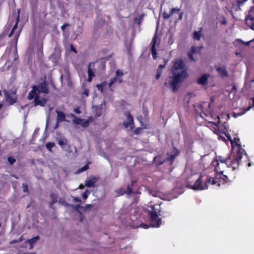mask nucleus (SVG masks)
<instances>
[{"mask_svg":"<svg viewBox=\"0 0 254 254\" xmlns=\"http://www.w3.org/2000/svg\"><path fill=\"white\" fill-rule=\"evenodd\" d=\"M39 239V237L38 236H37L34 238L27 240V242L29 243L30 245L32 246L33 245L36 243Z\"/></svg>","mask_w":254,"mask_h":254,"instance_id":"nucleus-22","label":"nucleus"},{"mask_svg":"<svg viewBox=\"0 0 254 254\" xmlns=\"http://www.w3.org/2000/svg\"><path fill=\"white\" fill-rule=\"evenodd\" d=\"M101 116V114H99V115H97V116H98V117H99V116Z\"/></svg>","mask_w":254,"mask_h":254,"instance_id":"nucleus-55","label":"nucleus"},{"mask_svg":"<svg viewBox=\"0 0 254 254\" xmlns=\"http://www.w3.org/2000/svg\"><path fill=\"white\" fill-rule=\"evenodd\" d=\"M118 192L121 194V193L123 192V191H122V190H118Z\"/></svg>","mask_w":254,"mask_h":254,"instance_id":"nucleus-51","label":"nucleus"},{"mask_svg":"<svg viewBox=\"0 0 254 254\" xmlns=\"http://www.w3.org/2000/svg\"><path fill=\"white\" fill-rule=\"evenodd\" d=\"M251 82H254V80H252V81H251Z\"/></svg>","mask_w":254,"mask_h":254,"instance_id":"nucleus-59","label":"nucleus"},{"mask_svg":"<svg viewBox=\"0 0 254 254\" xmlns=\"http://www.w3.org/2000/svg\"><path fill=\"white\" fill-rule=\"evenodd\" d=\"M50 196L52 198V200H51V202L50 203V207L52 208V209H54L53 204L57 202V200H58V195H57V194H56V193H55L54 192H52L50 194Z\"/></svg>","mask_w":254,"mask_h":254,"instance_id":"nucleus-16","label":"nucleus"},{"mask_svg":"<svg viewBox=\"0 0 254 254\" xmlns=\"http://www.w3.org/2000/svg\"><path fill=\"white\" fill-rule=\"evenodd\" d=\"M5 97L6 101L10 105H13L16 102V98L13 97L11 93H8L7 92H5Z\"/></svg>","mask_w":254,"mask_h":254,"instance_id":"nucleus-13","label":"nucleus"},{"mask_svg":"<svg viewBox=\"0 0 254 254\" xmlns=\"http://www.w3.org/2000/svg\"><path fill=\"white\" fill-rule=\"evenodd\" d=\"M213 164L215 166L216 176L214 178L208 179V182L212 185H216L219 186L221 184H224L228 180V177L223 174L224 169L226 168H231L233 171L237 169L241 163L234 156H229L227 158L222 156H218L216 160L213 161Z\"/></svg>","mask_w":254,"mask_h":254,"instance_id":"nucleus-2","label":"nucleus"},{"mask_svg":"<svg viewBox=\"0 0 254 254\" xmlns=\"http://www.w3.org/2000/svg\"><path fill=\"white\" fill-rule=\"evenodd\" d=\"M209 76V75L208 74L204 73V74H203L200 77H199L198 79V84L202 85H206L207 83V79Z\"/></svg>","mask_w":254,"mask_h":254,"instance_id":"nucleus-14","label":"nucleus"},{"mask_svg":"<svg viewBox=\"0 0 254 254\" xmlns=\"http://www.w3.org/2000/svg\"><path fill=\"white\" fill-rule=\"evenodd\" d=\"M2 105L0 103V109L2 108Z\"/></svg>","mask_w":254,"mask_h":254,"instance_id":"nucleus-54","label":"nucleus"},{"mask_svg":"<svg viewBox=\"0 0 254 254\" xmlns=\"http://www.w3.org/2000/svg\"><path fill=\"white\" fill-rule=\"evenodd\" d=\"M236 87H235V86H234L233 87V90H234L235 91H236Z\"/></svg>","mask_w":254,"mask_h":254,"instance_id":"nucleus-53","label":"nucleus"},{"mask_svg":"<svg viewBox=\"0 0 254 254\" xmlns=\"http://www.w3.org/2000/svg\"><path fill=\"white\" fill-rule=\"evenodd\" d=\"M75 209L78 211H79V208H82L83 207L80 205V204H76L75 206Z\"/></svg>","mask_w":254,"mask_h":254,"instance_id":"nucleus-44","label":"nucleus"},{"mask_svg":"<svg viewBox=\"0 0 254 254\" xmlns=\"http://www.w3.org/2000/svg\"><path fill=\"white\" fill-rule=\"evenodd\" d=\"M107 60L108 59L106 58H101L88 64V78L87 79L88 82H91L93 77L95 76L96 74L100 75L105 72Z\"/></svg>","mask_w":254,"mask_h":254,"instance_id":"nucleus-5","label":"nucleus"},{"mask_svg":"<svg viewBox=\"0 0 254 254\" xmlns=\"http://www.w3.org/2000/svg\"><path fill=\"white\" fill-rule=\"evenodd\" d=\"M165 66V65H161L160 64L159 65V67H160V68H163Z\"/></svg>","mask_w":254,"mask_h":254,"instance_id":"nucleus-50","label":"nucleus"},{"mask_svg":"<svg viewBox=\"0 0 254 254\" xmlns=\"http://www.w3.org/2000/svg\"><path fill=\"white\" fill-rule=\"evenodd\" d=\"M19 32L18 33H16L15 35H14V38L16 40V44L17 43V40H18V36H19Z\"/></svg>","mask_w":254,"mask_h":254,"instance_id":"nucleus-47","label":"nucleus"},{"mask_svg":"<svg viewBox=\"0 0 254 254\" xmlns=\"http://www.w3.org/2000/svg\"><path fill=\"white\" fill-rule=\"evenodd\" d=\"M116 76H117V77H119V76L120 77L123 75V73L120 70L118 69L116 71Z\"/></svg>","mask_w":254,"mask_h":254,"instance_id":"nucleus-37","label":"nucleus"},{"mask_svg":"<svg viewBox=\"0 0 254 254\" xmlns=\"http://www.w3.org/2000/svg\"><path fill=\"white\" fill-rule=\"evenodd\" d=\"M73 200H74V202H81L80 198H79V197H73Z\"/></svg>","mask_w":254,"mask_h":254,"instance_id":"nucleus-45","label":"nucleus"},{"mask_svg":"<svg viewBox=\"0 0 254 254\" xmlns=\"http://www.w3.org/2000/svg\"><path fill=\"white\" fill-rule=\"evenodd\" d=\"M162 163V162H161L160 161V163H159L160 165Z\"/></svg>","mask_w":254,"mask_h":254,"instance_id":"nucleus-56","label":"nucleus"},{"mask_svg":"<svg viewBox=\"0 0 254 254\" xmlns=\"http://www.w3.org/2000/svg\"><path fill=\"white\" fill-rule=\"evenodd\" d=\"M179 150L176 148H173L171 150L167 153V157L165 161L168 162L170 165H171L173 160L179 154Z\"/></svg>","mask_w":254,"mask_h":254,"instance_id":"nucleus-10","label":"nucleus"},{"mask_svg":"<svg viewBox=\"0 0 254 254\" xmlns=\"http://www.w3.org/2000/svg\"><path fill=\"white\" fill-rule=\"evenodd\" d=\"M89 123H90V121L89 120H85L84 119H83V121L81 123L80 125L82 127L85 128V127H88L89 126Z\"/></svg>","mask_w":254,"mask_h":254,"instance_id":"nucleus-26","label":"nucleus"},{"mask_svg":"<svg viewBox=\"0 0 254 254\" xmlns=\"http://www.w3.org/2000/svg\"><path fill=\"white\" fill-rule=\"evenodd\" d=\"M23 191L24 192H28V189L26 184H23Z\"/></svg>","mask_w":254,"mask_h":254,"instance_id":"nucleus-38","label":"nucleus"},{"mask_svg":"<svg viewBox=\"0 0 254 254\" xmlns=\"http://www.w3.org/2000/svg\"><path fill=\"white\" fill-rule=\"evenodd\" d=\"M20 12V9H17L18 14H17V17L16 18V22H15L14 25L13 26V27L12 28V29L11 30V32H10V33L8 35L9 37H11L13 35V34H14V30L15 29H16L17 28V25L19 21V18H20V16H19Z\"/></svg>","mask_w":254,"mask_h":254,"instance_id":"nucleus-15","label":"nucleus"},{"mask_svg":"<svg viewBox=\"0 0 254 254\" xmlns=\"http://www.w3.org/2000/svg\"><path fill=\"white\" fill-rule=\"evenodd\" d=\"M183 12L180 13V14H179V20H182V17H183Z\"/></svg>","mask_w":254,"mask_h":254,"instance_id":"nucleus-49","label":"nucleus"},{"mask_svg":"<svg viewBox=\"0 0 254 254\" xmlns=\"http://www.w3.org/2000/svg\"><path fill=\"white\" fill-rule=\"evenodd\" d=\"M73 117L75 118V119L73 120V123L76 125H80L83 121V119L76 118L75 116Z\"/></svg>","mask_w":254,"mask_h":254,"instance_id":"nucleus-28","label":"nucleus"},{"mask_svg":"<svg viewBox=\"0 0 254 254\" xmlns=\"http://www.w3.org/2000/svg\"><path fill=\"white\" fill-rule=\"evenodd\" d=\"M58 117L57 121L58 122H61L65 120V116L64 114L61 111H57Z\"/></svg>","mask_w":254,"mask_h":254,"instance_id":"nucleus-20","label":"nucleus"},{"mask_svg":"<svg viewBox=\"0 0 254 254\" xmlns=\"http://www.w3.org/2000/svg\"><path fill=\"white\" fill-rule=\"evenodd\" d=\"M144 14H142L140 15L138 17H135L134 19V21L135 23H137L138 25L140 24L141 21L143 20Z\"/></svg>","mask_w":254,"mask_h":254,"instance_id":"nucleus-25","label":"nucleus"},{"mask_svg":"<svg viewBox=\"0 0 254 254\" xmlns=\"http://www.w3.org/2000/svg\"><path fill=\"white\" fill-rule=\"evenodd\" d=\"M118 82V83H121L122 82V79L121 78L117 76H115L114 78H112L110 79V82L108 83L109 87L110 88L112 86L113 84Z\"/></svg>","mask_w":254,"mask_h":254,"instance_id":"nucleus-18","label":"nucleus"},{"mask_svg":"<svg viewBox=\"0 0 254 254\" xmlns=\"http://www.w3.org/2000/svg\"><path fill=\"white\" fill-rule=\"evenodd\" d=\"M237 41L238 42H239V43H243V44H244L246 45H248L250 43L253 42L254 41V39H253V40H250V41H248L247 42H245L243 41L242 40H240V39H238Z\"/></svg>","mask_w":254,"mask_h":254,"instance_id":"nucleus-33","label":"nucleus"},{"mask_svg":"<svg viewBox=\"0 0 254 254\" xmlns=\"http://www.w3.org/2000/svg\"><path fill=\"white\" fill-rule=\"evenodd\" d=\"M82 188V185H81L80 188Z\"/></svg>","mask_w":254,"mask_h":254,"instance_id":"nucleus-62","label":"nucleus"},{"mask_svg":"<svg viewBox=\"0 0 254 254\" xmlns=\"http://www.w3.org/2000/svg\"><path fill=\"white\" fill-rule=\"evenodd\" d=\"M57 127H58V125H57L55 128H56Z\"/></svg>","mask_w":254,"mask_h":254,"instance_id":"nucleus-61","label":"nucleus"},{"mask_svg":"<svg viewBox=\"0 0 254 254\" xmlns=\"http://www.w3.org/2000/svg\"><path fill=\"white\" fill-rule=\"evenodd\" d=\"M23 240L22 236H21L17 240H13L10 241L9 243L10 244H14L17 243H19Z\"/></svg>","mask_w":254,"mask_h":254,"instance_id":"nucleus-32","label":"nucleus"},{"mask_svg":"<svg viewBox=\"0 0 254 254\" xmlns=\"http://www.w3.org/2000/svg\"><path fill=\"white\" fill-rule=\"evenodd\" d=\"M156 70L157 72L156 74V78L157 80H158L159 79V68H158Z\"/></svg>","mask_w":254,"mask_h":254,"instance_id":"nucleus-48","label":"nucleus"},{"mask_svg":"<svg viewBox=\"0 0 254 254\" xmlns=\"http://www.w3.org/2000/svg\"><path fill=\"white\" fill-rule=\"evenodd\" d=\"M88 197V193L87 191H85L82 194V197L84 199H86Z\"/></svg>","mask_w":254,"mask_h":254,"instance_id":"nucleus-42","label":"nucleus"},{"mask_svg":"<svg viewBox=\"0 0 254 254\" xmlns=\"http://www.w3.org/2000/svg\"><path fill=\"white\" fill-rule=\"evenodd\" d=\"M208 124L213 130V132L217 134V138L224 142L226 139L222 134H224L227 138V140H230L232 146L231 153L229 156H234L241 163L246 162L248 160V156L244 149L242 148L241 145L239 143V139L236 137L231 138L229 133V125L227 123H222L219 117L217 116L215 118H212V121H208Z\"/></svg>","mask_w":254,"mask_h":254,"instance_id":"nucleus-1","label":"nucleus"},{"mask_svg":"<svg viewBox=\"0 0 254 254\" xmlns=\"http://www.w3.org/2000/svg\"><path fill=\"white\" fill-rule=\"evenodd\" d=\"M124 115L126 117L127 121L124 122L123 125L125 128L129 127L131 130L133 129L134 128L133 119L130 112L128 111H126L124 113Z\"/></svg>","mask_w":254,"mask_h":254,"instance_id":"nucleus-9","label":"nucleus"},{"mask_svg":"<svg viewBox=\"0 0 254 254\" xmlns=\"http://www.w3.org/2000/svg\"><path fill=\"white\" fill-rule=\"evenodd\" d=\"M184 63L182 60L176 59L174 61L172 69L173 77L170 82V86L173 91L178 89V84L187 77V72L183 69Z\"/></svg>","mask_w":254,"mask_h":254,"instance_id":"nucleus-4","label":"nucleus"},{"mask_svg":"<svg viewBox=\"0 0 254 254\" xmlns=\"http://www.w3.org/2000/svg\"><path fill=\"white\" fill-rule=\"evenodd\" d=\"M106 82H104L103 83H102L101 84H98L96 85V87L97 88L98 90L99 91H100L101 92H103L104 87L105 85Z\"/></svg>","mask_w":254,"mask_h":254,"instance_id":"nucleus-29","label":"nucleus"},{"mask_svg":"<svg viewBox=\"0 0 254 254\" xmlns=\"http://www.w3.org/2000/svg\"><path fill=\"white\" fill-rule=\"evenodd\" d=\"M208 184H211V182L209 183L208 179L206 182H203V181L200 176L196 179L195 183L193 185L188 184V187L193 190H204L208 189Z\"/></svg>","mask_w":254,"mask_h":254,"instance_id":"nucleus-7","label":"nucleus"},{"mask_svg":"<svg viewBox=\"0 0 254 254\" xmlns=\"http://www.w3.org/2000/svg\"><path fill=\"white\" fill-rule=\"evenodd\" d=\"M1 223H0V227H1Z\"/></svg>","mask_w":254,"mask_h":254,"instance_id":"nucleus-60","label":"nucleus"},{"mask_svg":"<svg viewBox=\"0 0 254 254\" xmlns=\"http://www.w3.org/2000/svg\"><path fill=\"white\" fill-rule=\"evenodd\" d=\"M7 160L10 165H13L16 162V159L12 157H8Z\"/></svg>","mask_w":254,"mask_h":254,"instance_id":"nucleus-31","label":"nucleus"},{"mask_svg":"<svg viewBox=\"0 0 254 254\" xmlns=\"http://www.w3.org/2000/svg\"><path fill=\"white\" fill-rule=\"evenodd\" d=\"M55 146V143L53 142H48L46 144V147L47 149H48L50 151L52 150V148Z\"/></svg>","mask_w":254,"mask_h":254,"instance_id":"nucleus-27","label":"nucleus"},{"mask_svg":"<svg viewBox=\"0 0 254 254\" xmlns=\"http://www.w3.org/2000/svg\"><path fill=\"white\" fill-rule=\"evenodd\" d=\"M83 94L85 95H86V96H88V95H89V91H88V89H85L84 90V91H83Z\"/></svg>","mask_w":254,"mask_h":254,"instance_id":"nucleus-46","label":"nucleus"},{"mask_svg":"<svg viewBox=\"0 0 254 254\" xmlns=\"http://www.w3.org/2000/svg\"><path fill=\"white\" fill-rule=\"evenodd\" d=\"M216 70L222 76L227 77L228 76V72L224 66H220L217 68Z\"/></svg>","mask_w":254,"mask_h":254,"instance_id":"nucleus-19","label":"nucleus"},{"mask_svg":"<svg viewBox=\"0 0 254 254\" xmlns=\"http://www.w3.org/2000/svg\"><path fill=\"white\" fill-rule=\"evenodd\" d=\"M70 24L68 23H64L61 26V29L63 31V34L64 36L65 34V29L66 27L69 26Z\"/></svg>","mask_w":254,"mask_h":254,"instance_id":"nucleus-30","label":"nucleus"},{"mask_svg":"<svg viewBox=\"0 0 254 254\" xmlns=\"http://www.w3.org/2000/svg\"><path fill=\"white\" fill-rule=\"evenodd\" d=\"M97 181V179L95 177H93L89 180H86L85 185L86 187L89 188L93 187Z\"/></svg>","mask_w":254,"mask_h":254,"instance_id":"nucleus-17","label":"nucleus"},{"mask_svg":"<svg viewBox=\"0 0 254 254\" xmlns=\"http://www.w3.org/2000/svg\"><path fill=\"white\" fill-rule=\"evenodd\" d=\"M245 22L248 26L254 31V14H253L252 10L249 11V13L245 18Z\"/></svg>","mask_w":254,"mask_h":254,"instance_id":"nucleus-11","label":"nucleus"},{"mask_svg":"<svg viewBox=\"0 0 254 254\" xmlns=\"http://www.w3.org/2000/svg\"><path fill=\"white\" fill-rule=\"evenodd\" d=\"M247 0H243L242 1L241 0H237L238 4L239 6H241L243 5L244 3Z\"/></svg>","mask_w":254,"mask_h":254,"instance_id":"nucleus-40","label":"nucleus"},{"mask_svg":"<svg viewBox=\"0 0 254 254\" xmlns=\"http://www.w3.org/2000/svg\"><path fill=\"white\" fill-rule=\"evenodd\" d=\"M49 93V83L44 80L38 84L32 86V90L29 92L27 99L29 100L34 99L33 103L35 107L37 106L44 107L47 102V99L45 98L40 97V94H48Z\"/></svg>","mask_w":254,"mask_h":254,"instance_id":"nucleus-3","label":"nucleus"},{"mask_svg":"<svg viewBox=\"0 0 254 254\" xmlns=\"http://www.w3.org/2000/svg\"><path fill=\"white\" fill-rule=\"evenodd\" d=\"M201 36V28L198 31H195L193 34V38L197 40H199Z\"/></svg>","mask_w":254,"mask_h":254,"instance_id":"nucleus-23","label":"nucleus"},{"mask_svg":"<svg viewBox=\"0 0 254 254\" xmlns=\"http://www.w3.org/2000/svg\"><path fill=\"white\" fill-rule=\"evenodd\" d=\"M144 211L149 217L150 223L149 224L142 223L140 224V227L145 229H148L150 227H159V217L157 212L155 209V206H152L150 207V209H144Z\"/></svg>","mask_w":254,"mask_h":254,"instance_id":"nucleus-6","label":"nucleus"},{"mask_svg":"<svg viewBox=\"0 0 254 254\" xmlns=\"http://www.w3.org/2000/svg\"><path fill=\"white\" fill-rule=\"evenodd\" d=\"M1 95V91H0V96Z\"/></svg>","mask_w":254,"mask_h":254,"instance_id":"nucleus-58","label":"nucleus"},{"mask_svg":"<svg viewBox=\"0 0 254 254\" xmlns=\"http://www.w3.org/2000/svg\"><path fill=\"white\" fill-rule=\"evenodd\" d=\"M180 10V8H173L171 9V11H170L171 13V14L172 15L175 12H178Z\"/></svg>","mask_w":254,"mask_h":254,"instance_id":"nucleus-34","label":"nucleus"},{"mask_svg":"<svg viewBox=\"0 0 254 254\" xmlns=\"http://www.w3.org/2000/svg\"><path fill=\"white\" fill-rule=\"evenodd\" d=\"M89 168V166H88V164H86L85 165H84L83 167H82L81 168V171H86L87 170H88Z\"/></svg>","mask_w":254,"mask_h":254,"instance_id":"nucleus-39","label":"nucleus"},{"mask_svg":"<svg viewBox=\"0 0 254 254\" xmlns=\"http://www.w3.org/2000/svg\"><path fill=\"white\" fill-rule=\"evenodd\" d=\"M252 166L251 163H250H250H248V166H249V167H250V166Z\"/></svg>","mask_w":254,"mask_h":254,"instance_id":"nucleus-52","label":"nucleus"},{"mask_svg":"<svg viewBox=\"0 0 254 254\" xmlns=\"http://www.w3.org/2000/svg\"><path fill=\"white\" fill-rule=\"evenodd\" d=\"M132 184H131L130 185H128L127 186V190L124 191V192L121 193V194H123L124 193H126L127 194H130L132 193Z\"/></svg>","mask_w":254,"mask_h":254,"instance_id":"nucleus-24","label":"nucleus"},{"mask_svg":"<svg viewBox=\"0 0 254 254\" xmlns=\"http://www.w3.org/2000/svg\"><path fill=\"white\" fill-rule=\"evenodd\" d=\"M159 29V18L156 21V32L152 38L150 43V51L153 59L156 60L157 58V51L155 48V45L158 38L157 32Z\"/></svg>","mask_w":254,"mask_h":254,"instance_id":"nucleus-8","label":"nucleus"},{"mask_svg":"<svg viewBox=\"0 0 254 254\" xmlns=\"http://www.w3.org/2000/svg\"><path fill=\"white\" fill-rule=\"evenodd\" d=\"M172 15L171 14V13L170 12L169 14L164 12L163 14V17L165 19H167L169 18Z\"/></svg>","mask_w":254,"mask_h":254,"instance_id":"nucleus-36","label":"nucleus"},{"mask_svg":"<svg viewBox=\"0 0 254 254\" xmlns=\"http://www.w3.org/2000/svg\"><path fill=\"white\" fill-rule=\"evenodd\" d=\"M159 222H160V225L161 224V219H160Z\"/></svg>","mask_w":254,"mask_h":254,"instance_id":"nucleus-57","label":"nucleus"},{"mask_svg":"<svg viewBox=\"0 0 254 254\" xmlns=\"http://www.w3.org/2000/svg\"><path fill=\"white\" fill-rule=\"evenodd\" d=\"M199 50L198 47H195L194 46L191 47V52L188 53V56L191 61L194 60L193 58L192 54L198 51Z\"/></svg>","mask_w":254,"mask_h":254,"instance_id":"nucleus-21","label":"nucleus"},{"mask_svg":"<svg viewBox=\"0 0 254 254\" xmlns=\"http://www.w3.org/2000/svg\"><path fill=\"white\" fill-rule=\"evenodd\" d=\"M70 50L72 52H74L75 53H77V51L76 49L73 47L72 44L70 45Z\"/></svg>","mask_w":254,"mask_h":254,"instance_id":"nucleus-43","label":"nucleus"},{"mask_svg":"<svg viewBox=\"0 0 254 254\" xmlns=\"http://www.w3.org/2000/svg\"><path fill=\"white\" fill-rule=\"evenodd\" d=\"M141 130H142L141 127H137L134 130V133L135 134H138L141 132Z\"/></svg>","mask_w":254,"mask_h":254,"instance_id":"nucleus-35","label":"nucleus"},{"mask_svg":"<svg viewBox=\"0 0 254 254\" xmlns=\"http://www.w3.org/2000/svg\"><path fill=\"white\" fill-rule=\"evenodd\" d=\"M74 112L76 113V114H80L81 113V111L80 110V108L79 107H77L76 108H75L74 109Z\"/></svg>","mask_w":254,"mask_h":254,"instance_id":"nucleus-41","label":"nucleus"},{"mask_svg":"<svg viewBox=\"0 0 254 254\" xmlns=\"http://www.w3.org/2000/svg\"><path fill=\"white\" fill-rule=\"evenodd\" d=\"M58 144L64 150L70 152V146L67 144V141L66 139H62L60 138L58 140Z\"/></svg>","mask_w":254,"mask_h":254,"instance_id":"nucleus-12","label":"nucleus"}]
</instances>
